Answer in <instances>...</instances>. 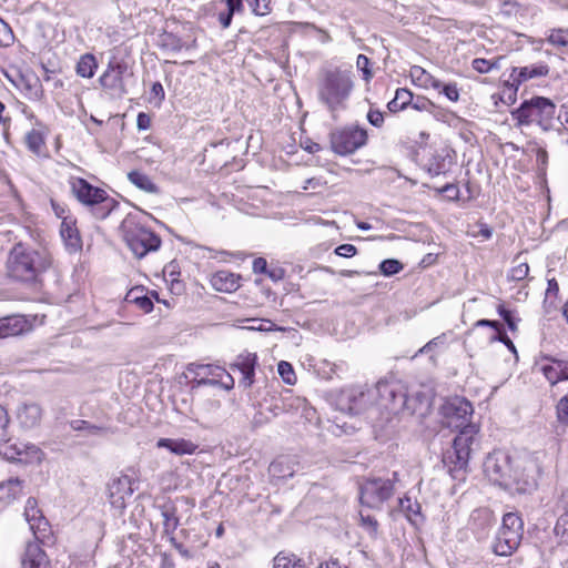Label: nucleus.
Returning <instances> with one entry per match:
<instances>
[{"mask_svg":"<svg viewBox=\"0 0 568 568\" xmlns=\"http://www.w3.org/2000/svg\"><path fill=\"white\" fill-rule=\"evenodd\" d=\"M473 413L471 403L460 396L449 397L440 406L443 423L447 427L458 430L452 447L443 456L444 465L456 480L465 479L471 445L474 444L475 435L478 433V427L470 423Z\"/></svg>","mask_w":568,"mask_h":568,"instance_id":"f257e3e1","label":"nucleus"},{"mask_svg":"<svg viewBox=\"0 0 568 568\" xmlns=\"http://www.w3.org/2000/svg\"><path fill=\"white\" fill-rule=\"evenodd\" d=\"M354 90L353 73L341 68L324 70L317 81L318 101L327 109L333 119L346 110Z\"/></svg>","mask_w":568,"mask_h":568,"instance_id":"f03ea898","label":"nucleus"},{"mask_svg":"<svg viewBox=\"0 0 568 568\" xmlns=\"http://www.w3.org/2000/svg\"><path fill=\"white\" fill-rule=\"evenodd\" d=\"M51 260L47 252L16 244L7 261L10 277L21 282H38L40 276L50 267Z\"/></svg>","mask_w":568,"mask_h":568,"instance_id":"7ed1b4c3","label":"nucleus"},{"mask_svg":"<svg viewBox=\"0 0 568 568\" xmlns=\"http://www.w3.org/2000/svg\"><path fill=\"white\" fill-rule=\"evenodd\" d=\"M510 115L516 128L536 124L545 132L555 130L556 105L545 97L536 95L523 101Z\"/></svg>","mask_w":568,"mask_h":568,"instance_id":"20e7f679","label":"nucleus"},{"mask_svg":"<svg viewBox=\"0 0 568 568\" xmlns=\"http://www.w3.org/2000/svg\"><path fill=\"white\" fill-rule=\"evenodd\" d=\"M120 230L126 246L139 260L161 247L162 240L160 235L136 223L133 219H125L121 223Z\"/></svg>","mask_w":568,"mask_h":568,"instance_id":"39448f33","label":"nucleus"},{"mask_svg":"<svg viewBox=\"0 0 568 568\" xmlns=\"http://www.w3.org/2000/svg\"><path fill=\"white\" fill-rule=\"evenodd\" d=\"M523 534V519L516 513L505 514L491 546L494 554L500 557L513 555L521 542Z\"/></svg>","mask_w":568,"mask_h":568,"instance_id":"423d86ee","label":"nucleus"},{"mask_svg":"<svg viewBox=\"0 0 568 568\" xmlns=\"http://www.w3.org/2000/svg\"><path fill=\"white\" fill-rule=\"evenodd\" d=\"M398 474L393 473L392 478L372 477L364 480L359 486V501L363 506L375 510H382L383 505L389 500L395 493V483Z\"/></svg>","mask_w":568,"mask_h":568,"instance_id":"0eeeda50","label":"nucleus"},{"mask_svg":"<svg viewBox=\"0 0 568 568\" xmlns=\"http://www.w3.org/2000/svg\"><path fill=\"white\" fill-rule=\"evenodd\" d=\"M515 464L510 455L501 449H496L488 454L484 462V473L495 485L505 489H511L514 486Z\"/></svg>","mask_w":568,"mask_h":568,"instance_id":"6e6552de","label":"nucleus"},{"mask_svg":"<svg viewBox=\"0 0 568 568\" xmlns=\"http://www.w3.org/2000/svg\"><path fill=\"white\" fill-rule=\"evenodd\" d=\"M367 140V130L358 125H345L329 133L331 149L341 156L355 153L358 149L366 145Z\"/></svg>","mask_w":568,"mask_h":568,"instance_id":"1a4fd4ad","label":"nucleus"},{"mask_svg":"<svg viewBox=\"0 0 568 568\" xmlns=\"http://www.w3.org/2000/svg\"><path fill=\"white\" fill-rule=\"evenodd\" d=\"M126 62L112 60L99 78L103 91L112 99H121L128 94L126 80L132 78Z\"/></svg>","mask_w":568,"mask_h":568,"instance_id":"9d476101","label":"nucleus"},{"mask_svg":"<svg viewBox=\"0 0 568 568\" xmlns=\"http://www.w3.org/2000/svg\"><path fill=\"white\" fill-rule=\"evenodd\" d=\"M541 469L537 460L518 459L514 470V486L511 489L518 493H531L538 486Z\"/></svg>","mask_w":568,"mask_h":568,"instance_id":"9b49d317","label":"nucleus"},{"mask_svg":"<svg viewBox=\"0 0 568 568\" xmlns=\"http://www.w3.org/2000/svg\"><path fill=\"white\" fill-rule=\"evenodd\" d=\"M376 388L385 407L392 410L408 407V397L399 384L378 382Z\"/></svg>","mask_w":568,"mask_h":568,"instance_id":"f8f14e48","label":"nucleus"},{"mask_svg":"<svg viewBox=\"0 0 568 568\" xmlns=\"http://www.w3.org/2000/svg\"><path fill=\"white\" fill-rule=\"evenodd\" d=\"M132 494V480L126 475L112 479L108 485L109 501L115 509H124L126 498L131 497Z\"/></svg>","mask_w":568,"mask_h":568,"instance_id":"ddd939ff","label":"nucleus"},{"mask_svg":"<svg viewBox=\"0 0 568 568\" xmlns=\"http://www.w3.org/2000/svg\"><path fill=\"white\" fill-rule=\"evenodd\" d=\"M24 517L34 535V538L38 541H42L49 530V521L38 508V501L36 498H28L24 507Z\"/></svg>","mask_w":568,"mask_h":568,"instance_id":"4468645a","label":"nucleus"},{"mask_svg":"<svg viewBox=\"0 0 568 568\" xmlns=\"http://www.w3.org/2000/svg\"><path fill=\"white\" fill-rule=\"evenodd\" d=\"M549 74V67L546 63L531 64L526 67H514L509 79L510 87L518 90L519 85L530 79L542 78Z\"/></svg>","mask_w":568,"mask_h":568,"instance_id":"2eb2a0df","label":"nucleus"},{"mask_svg":"<svg viewBox=\"0 0 568 568\" xmlns=\"http://www.w3.org/2000/svg\"><path fill=\"white\" fill-rule=\"evenodd\" d=\"M257 365V356L253 353H245L237 356L235 363L231 365L233 371L237 369L242 374L240 385L248 388L254 383L255 367Z\"/></svg>","mask_w":568,"mask_h":568,"instance_id":"dca6fc26","label":"nucleus"},{"mask_svg":"<svg viewBox=\"0 0 568 568\" xmlns=\"http://www.w3.org/2000/svg\"><path fill=\"white\" fill-rule=\"evenodd\" d=\"M366 394L358 387L344 389L339 396L338 405L342 410L352 415L359 414L366 404Z\"/></svg>","mask_w":568,"mask_h":568,"instance_id":"f3484780","label":"nucleus"},{"mask_svg":"<svg viewBox=\"0 0 568 568\" xmlns=\"http://www.w3.org/2000/svg\"><path fill=\"white\" fill-rule=\"evenodd\" d=\"M16 417L22 428L32 429L41 422L42 408L33 402L22 403L17 408Z\"/></svg>","mask_w":568,"mask_h":568,"instance_id":"a211bd4d","label":"nucleus"},{"mask_svg":"<svg viewBox=\"0 0 568 568\" xmlns=\"http://www.w3.org/2000/svg\"><path fill=\"white\" fill-rule=\"evenodd\" d=\"M21 568H51L45 551L38 542H28L21 559Z\"/></svg>","mask_w":568,"mask_h":568,"instance_id":"6ab92c4d","label":"nucleus"},{"mask_svg":"<svg viewBox=\"0 0 568 568\" xmlns=\"http://www.w3.org/2000/svg\"><path fill=\"white\" fill-rule=\"evenodd\" d=\"M72 192L82 204L88 206H92L104 194V190L93 186L81 178L72 182Z\"/></svg>","mask_w":568,"mask_h":568,"instance_id":"aec40b11","label":"nucleus"},{"mask_svg":"<svg viewBox=\"0 0 568 568\" xmlns=\"http://www.w3.org/2000/svg\"><path fill=\"white\" fill-rule=\"evenodd\" d=\"M60 235L69 253H75L82 248V240L72 217H63Z\"/></svg>","mask_w":568,"mask_h":568,"instance_id":"412c9836","label":"nucleus"},{"mask_svg":"<svg viewBox=\"0 0 568 568\" xmlns=\"http://www.w3.org/2000/svg\"><path fill=\"white\" fill-rule=\"evenodd\" d=\"M471 529L478 539L485 538L490 528L496 524V518L487 508H479L473 511L470 517Z\"/></svg>","mask_w":568,"mask_h":568,"instance_id":"4be33fe9","label":"nucleus"},{"mask_svg":"<svg viewBox=\"0 0 568 568\" xmlns=\"http://www.w3.org/2000/svg\"><path fill=\"white\" fill-rule=\"evenodd\" d=\"M156 446L160 448H166L171 453L179 456L194 454L197 449L196 444L184 438H161L159 439Z\"/></svg>","mask_w":568,"mask_h":568,"instance_id":"5701e85b","label":"nucleus"},{"mask_svg":"<svg viewBox=\"0 0 568 568\" xmlns=\"http://www.w3.org/2000/svg\"><path fill=\"white\" fill-rule=\"evenodd\" d=\"M240 275L229 271L216 272L211 280L213 287L219 292H234L240 287Z\"/></svg>","mask_w":568,"mask_h":568,"instance_id":"b1692460","label":"nucleus"},{"mask_svg":"<svg viewBox=\"0 0 568 568\" xmlns=\"http://www.w3.org/2000/svg\"><path fill=\"white\" fill-rule=\"evenodd\" d=\"M22 490L23 481L18 477L0 483V503L6 505L12 503L21 496Z\"/></svg>","mask_w":568,"mask_h":568,"instance_id":"393cba45","label":"nucleus"},{"mask_svg":"<svg viewBox=\"0 0 568 568\" xmlns=\"http://www.w3.org/2000/svg\"><path fill=\"white\" fill-rule=\"evenodd\" d=\"M69 425L72 430L80 432L85 437H102L110 430L106 426L95 425L84 419H73Z\"/></svg>","mask_w":568,"mask_h":568,"instance_id":"a878e982","label":"nucleus"},{"mask_svg":"<svg viewBox=\"0 0 568 568\" xmlns=\"http://www.w3.org/2000/svg\"><path fill=\"white\" fill-rule=\"evenodd\" d=\"M27 322L22 316H8L0 320V338L16 336L26 328Z\"/></svg>","mask_w":568,"mask_h":568,"instance_id":"bb28decb","label":"nucleus"},{"mask_svg":"<svg viewBox=\"0 0 568 568\" xmlns=\"http://www.w3.org/2000/svg\"><path fill=\"white\" fill-rule=\"evenodd\" d=\"M160 509L163 518V534L168 536V538L174 536V531L180 524L175 506L166 504L161 506Z\"/></svg>","mask_w":568,"mask_h":568,"instance_id":"cd10ccee","label":"nucleus"},{"mask_svg":"<svg viewBox=\"0 0 568 568\" xmlns=\"http://www.w3.org/2000/svg\"><path fill=\"white\" fill-rule=\"evenodd\" d=\"M398 506L400 511H403L406 518L414 525L417 524L418 518L423 520L422 516V506L417 500H412L410 497L404 496L398 499Z\"/></svg>","mask_w":568,"mask_h":568,"instance_id":"c85d7f7f","label":"nucleus"},{"mask_svg":"<svg viewBox=\"0 0 568 568\" xmlns=\"http://www.w3.org/2000/svg\"><path fill=\"white\" fill-rule=\"evenodd\" d=\"M452 159L448 154H444V152L434 154L427 163V171L432 175H440L445 174L450 170Z\"/></svg>","mask_w":568,"mask_h":568,"instance_id":"c756f323","label":"nucleus"},{"mask_svg":"<svg viewBox=\"0 0 568 568\" xmlns=\"http://www.w3.org/2000/svg\"><path fill=\"white\" fill-rule=\"evenodd\" d=\"M119 205V203L111 196L106 194H102L101 199L97 203H94L91 209L93 215L99 220L106 219L111 212Z\"/></svg>","mask_w":568,"mask_h":568,"instance_id":"7c9ffc66","label":"nucleus"},{"mask_svg":"<svg viewBox=\"0 0 568 568\" xmlns=\"http://www.w3.org/2000/svg\"><path fill=\"white\" fill-rule=\"evenodd\" d=\"M413 100V93L405 88L396 90L395 97L387 104L389 112L395 113L407 108Z\"/></svg>","mask_w":568,"mask_h":568,"instance_id":"2f4dec72","label":"nucleus"},{"mask_svg":"<svg viewBox=\"0 0 568 568\" xmlns=\"http://www.w3.org/2000/svg\"><path fill=\"white\" fill-rule=\"evenodd\" d=\"M129 181L134 184L140 190L148 193H156L158 186L152 182V180L144 173L140 171H131L128 173Z\"/></svg>","mask_w":568,"mask_h":568,"instance_id":"473e14b6","label":"nucleus"},{"mask_svg":"<svg viewBox=\"0 0 568 568\" xmlns=\"http://www.w3.org/2000/svg\"><path fill=\"white\" fill-rule=\"evenodd\" d=\"M98 68L95 57L90 53L83 54L77 63V73L82 78H92Z\"/></svg>","mask_w":568,"mask_h":568,"instance_id":"72a5a7b5","label":"nucleus"},{"mask_svg":"<svg viewBox=\"0 0 568 568\" xmlns=\"http://www.w3.org/2000/svg\"><path fill=\"white\" fill-rule=\"evenodd\" d=\"M24 142L29 151L39 155L45 144L44 133L40 130L32 129L26 134Z\"/></svg>","mask_w":568,"mask_h":568,"instance_id":"f704fd0d","label":"nucleus"},{"mask_svg":"<svg viewBox=\"0 0 568 568\" xmlns=\"http://www.w3.org/2000/svg\"><path fill=\"white\" fill-rule=\"evenodd\" d=\"M273 568H305V566L295 555L280 552L273 560Z\"/></svg>","mask_w":568,"mask_h":568,"instance_id":"c9c22d12","label":"nucleus"},{"mask_svg":"<svg viewBox=\"0 0 568 568\" xmlns=\"http://www.w3.org/2000/svg\"><path fill=\"white\" fill-rule=\"evenodd\" d=\"M268 470L272 475L280 478H287L294 475V469L288 466V460L285 457H281L272 462Z\"/></svg>","mask_w":568,"mask_h":568,"instance_id":"e433bc0d","label":"nucleus"},{"mask_svg":"<svg viewBox=\"0 0 568 568\" xmlns=\"http://www.w3.org/2000/svg\"><path fill=\"white\" fill-rule=\"evenodd\" d=\"M190 372H194L196 376L206 375L212 376L213 378L222 377L225 373V369L220 366H214L210 364H191L189 367Z\"/></svg>","mask_w":568,"mask_h":568,"instance_id":"4c0bfd02","label":"nucleus"},{"mask_svg":"<svg viewBox=\"0 0 568 568\" xmlns=\"http://www.w3.org/2000/svg\"><path fill=\"white\" fill-rule=\"evenodd\" d=\"M501 57L496 58L495 60H487L483 58H476L471 61V67L479 73H489L493 70H498L500 68L499 61Z\"/></svg>","mask_w":568,"mask_h":568,"instance_id":"58836bf2","label":"nucleus"},{"mask_svg":"<svg viewBox=\"0 0 568 568\" xmlns=\"http://www.w3.org/2000/svg\"><path fill=\"white\" fill-rule=\"evenodd\" d=\"M361 527L373 539L378 536V521L371 515H365L363 511L359 513Z\"/></svg>","mask_w":568,"mask_h":568,"instance_id":"ea45409f","label":"nucleus"},{"mask_svg":"<svg viewBox=\"0 0 568 568\" xmlns=\"http://www.w3.org/2000/svg\"><path fill=\"white\" fill-rule=\"evenodd\" d=\"M547 41L556 47H568V29H552L550 30Z\"/></svg>","mask_w":568,"mask_h":568,"instance_id":"a19ab883","label":"nucleus"},{"mask_svg":"<svg viewBox=\"0 0 568 568\" xmlns=\"http://www.w3.org/2000/svg\"><path fill=\"white\" fill-rule=\"evenodd\" d=\"M403 264L395 258H386L379 263V272L385 276H392L403 270Z\"/></svg>","mask_w":568,"mask_h":568,"instance_id":"79ce46f5","label":"nucleus"},{"mask_svg":"<svg viewBox=\"0 0 568 568\" xmlns=\"http://www.w3.org/2000/svg\"><path fill=\"white\" fill-rule=\"evenodd\" d=\"M277 372L284 383H286L287 385L295 384L296 375L294 373L293 366L288 362L281 361L277 365Z\"/></svg>","mask_w":568,"mask_h":568,"instance_id":"37998d69","label":"nucleus"},{"mask_svg":"<svg viewBox=\"0 0 568 568\" xmlns=\"http://www.w3.org/2000/svg\"><path fill=\"white\" fill-rule=\"evenodd\" d=\"M255 16H266L271 12V0H245Z\"/></svg>","mask_w":568,"mask_h":568,"instance_id":"c03bdc74","label":"nucleus"},{"mask_svg":"<svg viewBox=\"0 0 568 568\" xmlns=\"http://www.w3.org/2000/svg\"><path fill=\"white\" fill-rule=\"evenodd\" d=\"M554 531H555L556 536H558L562 540L567 541V539H568V513L567 511L560 513Z\"/></svg>","mask_w":568,"mask_h":568,"instance_id":"a18cd8bd","label":"nucleus"},{"mask_svg":"<svg viewBox=\"0 0 568 568\" xmlns=\"http://www.w3.org/2000/svg\"><path fill=\"white\" fill-rule=\"evenodd\" d=\"M498 315L504 320L510 332L517 331V321L510 310L506 308L504 304L497 306Z\"/></svg>","mask_w":568,"mask_h":568,"instance_id":"49530a36","label":"nucleus"},{"mask_svg":"<svg viewBox=\"0 0 568 568\" xmlns=\"http://www.w3.org/2000/svg\"><path fill=\"white\" fill-rule=\"evenodd\" d=\"M14 36L10 26L0 18V47H9L13 43Z\"/></svg>","mask_w":568,"mask_h":568,"instance_id":"de8ad7c7","label":"nucleus"},{"mask_svg":"<svg viewBox=\"0 0 568 568\" xmlns=\"http://www.w3.org/2000/svg\"><path fill=\"white\" fill-rule=\"evenodd\" d=\"M356 68L362 71L363 79L368 82L373 78L371 60L365 54H358L356 59Z\"/></svg>","mask_w":568,"mask_h":568,"instance_id":"09e8293b","label":"nucleus"},{"mask_svg":"<svg viewBox=\"0 0 568 568\" xmlns=\"http://www.w3.org/2000/svg\"><path fill=\"white\" fill-rule=\"evenodd\" d=\"M9 415L3 406H0V445L9 442Z\"/></svg>","mask_w":568,"mask_h":568,"instance_id":"8fccbe9b","label":"nucleus"},{"mask_svg":"<svg viewBox=\"0 0 568 568\" xmlns=\"http://www.w3.org/2000/svg\"><path fill=\"white\" fill-rule=\"evenodd\" d=\"M529 266L526 262L515 265L509 273V278L515 282L525 280L528 276Z\"/></svg>","mask_w":568,"mask_h":568,"instance_id":"3c124183","label":"nucleus"},{"mask_svg":"<svg viewBox=\"0 0 568 568\" xmlns=\"http://www.w3.org/2000/svg\"><path fill=\"white\" fill-rule=\"evenodd\" d=\"M556 122H558L559 126L555 129L559 132H566L568 134V105L562 104L558 114L556 115Z\"/></svg>","mask_w":568,"mask_h":568,"instance_id":"603ef678","label":"nucleus"},{"mask_svg":"<svg viewBox=\"0 0 568 568\" xmlns=\"http://www.w3.org/2000/svg\"><path fill=\"white\" fill-rule=\"evenodd\" d=\"M23 446H28V444H26V443L14 444V445L8 447V450L4 452V455L9 459H17L19 462H22L23 457L26 456V450L23 449Z\"/></svg>","mask_w":568,"mask_h":568,"instance_id":"864d4df0","label":"nucleus"},{"mask_svg":"<svg viewBox=\"0 0 568 568\" xmlns=\"http://www.w3.org/2000/svg\"><path fill=\"white\" fill-rule=\"evenodd\" d=\"M541 371L545 375V377L551 383L556 384L557 382L561 381L560 374H559V366L554 365H544L541 367Z\"/></svg>","mask_w":568,"mask_h":568,"instance_id":"5fc2aeb1","label":"nucleus"},{"mask_svg":"<svg viewBox=\"0 0 568 568\" xmlns=\"http://www.w3.org/2000/svg\"><path fill=\"white\" fill-rule=\"evenodd\" d=\"M366 118L369 124L375 128H381L385 120V113L381 112L379 110L369 109Z\"/></svg>","mask_w":568,"mask_h":568,"instance_id":"6e6d98bb","label":"nucleus"},{"mask_svg":"<svg viewBox=\"0 0 568 568\" xmlns=\"http://www.w3.org/2000/svg\"><path fill=\"white\" fill-rule=\"evenodd\" d=\"M432 74L428 73L425 69H423L422 67H418V65H413L410 68V77L418 81L420 84L425 85V83L427 82L428 78L430 77Z\"/></svg>","mask_w":568,"mask_h":568,"instance_id":"4d7b16f0","label":"nucleus"},{"mask_svg":"<svg viewBox=\"0 0 568 568\" xmlns=\"http://www.w3.org/2000/svg\"><path fill=\"white\" fill-rule=\"evenodd\" d=\"M409 105L418 111H429L434 106L433 102L424 97H417L415 100L413 99Z\"/></svg>","mask_w":568,"mask_h":568,"instance_id":"13d9d810","label":"nucleus"},{"mask_svg":"<svg viewBox=\"0 0 568 568\" xmlns=\"http://www.w3.org/2000/svg\"><path fill=\"white\" fill-rule=\"evenodd\" d=\"M439 193H444L449 201H458L459 200V189L456 184H446L442 189L438 190Z\"/></svg>","mask_w":568,"mask_h":568,"instance_id":"bf43d9fd","label":"nucleus"},{"mask_svg":"<svg viewBox=\"0 0 568 568\" xmlns=\"http://www.w3.org/2000/svg\"><path fill=\"white\" fill-rule=\"evenodd\" d=\"M557 413L558 418L568 425V393L559 400Z\"/></svg>","mask_w":568,"mask_h":568,"instance_id":"052dcab7","label":"nucleus"},{"mask_svg":"<svg viewBox=\"0 0 568 568\" xmlns=\"http://www.w3.org/2000/svg\"><path fill=\"white\" fill-rule=\"evenodd\" d=\"M23 449L26 450V456L22 462L28 463L32 459L40 460L41 450L38 446L28 444V446H23Z\"/></svg>","mask_w":568,"mask_h":568,"instance_id":"680f3d73","label":"nucleus"},{"mask_svg":"<svg viewBox=\"0 0 568 568\" xmlns=\"http://www.w3.org/2000/svg\"><path fill=\"white\" fill-rule=\"evenodd\" d=\"M356 253L357 248L353 244H341L335 248V254L342 257H352Z\"/></svg>","mask_w":568,"mask_h":568,"instance_id":"e2e57ef3","label":"nucleus"},{"mask_svg":"<svg viewBox=\"0 0 568 568\" xmlns=\"http://www.w3.org/2000/svg\"><path fill=\"white\" fill-rule=\"evenodd\" d=\"M440 92H443L447 97V99L453 102H456L459 99V91L456 83L444 84L443 90Z\"/></svg>","mask_w":568,"mask_h":568,"instance_id":"0e129e2a","label":"nucleus"},{"mask_svg":"<svg viewBox=\"0 0 568 568\" xmlns=\"http://www.w3.org/2000/svg\"><path fill=\"white\" fill-rule=\"evenodd\" d=\"M475 327H490L495 329L497 333H500L503 331V324L495 320H478L475 324Z\"/></svg>","mask_w":568,"mask_h":568,"instance_id":"69168bd1","label":"nucleus"},{"mask_svg":"<svg viewBox=\"0 0 568 568\" xmlns=\"http://www.w3.org/2000/svg\"><path fill=\"white\" fill-rule=\"evenodd\" d=\"M164 45L170 47L173 51H181L184 47V42L173 34H166Z\"/></svg>","mask_w":568,"mask_h":568,"instance_id":"338daca9","label":"nucleus"},{"mask_svg":"<svg viewBox=\"0 0 568 568\" xmlns=\"http://www.w3.org/2000/svg\"><path fill=\"white\" fill-rule=\"evenodd\" d=\"M245 0H224L227 11L231 12L233 16L235 13H243L244 12V2Z\"/></svg>","mask_w":568,"mask_h":568,"instance_id":"774afa93","label":"nucleus"}]
</instances>
